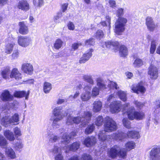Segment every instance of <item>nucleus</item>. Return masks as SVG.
<instances>
[{"mask_svg": "<svg viewBox=\"0 0 160 160\" xmlns=\"http://www.w3.org/2000/svg\"><path fill=\"white\" fill-rule=\"evenodd\" d=\"M116 16L118 17L115 23V32L120 35L125 30L126 24L127 22V19L122 17L124 13V9L122 8H118L116 12Z\"/></svg>", "mask_w": 160, "mask_h": 160, "instance_id": "f257e3e1", "label": "nucleus"}, {"mask_svg": "<svg viewBox=\"0 0 160 160\" xmlns=\"http://www.w3.org/2000/svg\"><path fill=\"white\" fill-rule=\"evenodd\" d=\"M70 111L68 109L65 113H63L62 108L61 107H58L55 108L53 110V114L54 117H52L50 120L52 121V126L53 128L56 129L60 126L59 122L65 116L68 115V112Z\"/></svg>", "mask_w": 160, "mask_h": 160, "instance_id": "f03ea898", "label": "nucleus"}, {"mask_svg": "<svg viewBox=\"0 0 160 160\" xmlns=\"http://www.w3.org/2000/svg\"><path fill=\"white\" fill-rule=\"evenodd\" d=\"M92 115L88 112H84L83 115H80L79 117L72 118L69 115L67 118L66 124L68 125L72 124L73 123L78 124L80 122H82L83 125H86L91 120Z\"/></svg>", "mask_w": 160, "mask_h": 160, "instance_id": "7ed1b4c3", "label": "nucleus"}, {"mask_svg": "<svg viewBox=\"0 0 160 160\" xmlns=\"http://www.w3.org/2000/svg\"><path fill=\"white\" fill-rule=\"evenodd\" d=\"M108 153L109 157L114 158L118 156L124 158L127 156V151L125 149L121 148L119 146L115 145L109 149H108Z\"/></svg>", "mask_w": 160, "mask_h": 160, "instance_id": "20e7f679", "label": "nucleus"}, {"mask_svg": "<svg viewBox=\"0 0 160 160\" xmlns=\"http://www.w3.org/2000/svg\"><path fill=\"white\" fill-rule=\"evenodd\" d=\"M127 137L129 138H138L140 137V135L139 132L132 131H128L127 134L122 132H119L118 133H113L112 136V138L121 141H122L124 139L126 138Z\"/></svg>", "mask_w": 160, "mask_h": 160, "instance_id": "39448f33", "label": "nucleus"}, {"mask_svg": "<svg viewBox=\"0 0 160 160\" xmlns=\"http://www.w3.org/2000/svg\"><path fill=\"white\" fill-rule=\"evenodd\" d=\"M128 117L131 120L135 118L137 120H141L144 117V114L142 112L135 111V108L133 107L129 108L127 111Z\"/></svg>", "mask_w": 160, "mask_h": 160, "instance_id": "423d86ee", "label": "nucleus"}, {"mask_svg": "<svg viewBox=\"0 0 160 160\" xmlns=\"http://www.w3.org/2000/svg\"><path fill=\"white\" fill-rule=\"evenodd\" d=\"M117 126L116 122L112 118L107 117L105 118L104 124V129L105 131L110 132L115 131Z\"/></svg>", "mask_w": 160, "mask_h": 160, "instance_id": "0eeeda50", "label": "nucleus"}, {"mask_svg": "<svg viewBox=\"0 0 160 160\" xmlns=\"http://www.w3.org/2000/svg\"><path fill=\"white\" fill-rule=\"evenodd\" d=\"M31 38L27 36H20L18 38V43L19 45L26 47L28 46L31 42Z\"/></svg>", "mask_w": 160, "mask_h": 160, "instance_id": "6e6552de", "label": "nucleus"}, {"mask_svg": "<svg viewBox=\"0 0 160 160\" xmlns=\"http://www.w3.org/2000/svg\"><path fill=\"white\" fill-rule=\"evenodd\" d=\"M145 24L148 29L151 32H153L157 27L153 19L149 16L147 17L145 19Z\"/></svg>", "mask_w": 160, "mask_h": 160, "instance_id": "1a4fd4ad", "label": "nucleus"}, {"mask_svg": "<svg viewBox=\"0 0 160 160\" xmlns=\"http://www.w3.org/2000/svg\"><path fill=\"white\" fill-rule=\"evenodd\" d=\"M148 75L150 78L152 79H156L158 76V70L155 66L151 65L148 68Z\"/></svg>", "mask_w": 160, "mask_h": 160, "instance_id": "9d476101", "label": "nucleus"}, {"mask_svg": "<svg viewBox=\"0 0 160 160\" xmlns=\"http://www.w3.org/2000/svg\"><path fill=\"white\" fill-rule=\"evenodd\" d=\"M17 8L24 11L27 12L30 9V5L27 0H21L18 2Z\"/></svg>", "mask_w": 160, "mask_h": 160, "instance_id": "9b49d317", "label": "nucleus"}, {"mask_svg": "<svg viewBox=\"0 0 160 160\" xmlns=\"http://www.w3.org/2000/svg\"><path fill=\"white\" fill-rule=\"evenodd\" d=\"M150 158L152 160H160V148H153L152 150Z\"/></svg>", "mask_w": 160, "mask_h": 160, "instance_id": "f8f14e48", "label": "nucleus"}, {"mask_svg": "<svg viewBox=\"0 0 160 160\" xmlns=\"http://www.w3.org/2000/svg\"><path fill=\"white\" fill-rule=\"evenodd\" d=\"M132 90L134 92L138 94L139 93H143L146 91V89L143 86L142 82H141L136 86L132 87Z\"/></svg>", "mask_w": 160, "mask_h": 160, "instance_id": "ddd939ff", "label": "nucleus"}, {"mask_svg": "<svg viewBox=\"0 0 160 160\" xmlns=\"http://www.w3.org/2000/svg\"><path fill=\"white\" fill-rule=\"evenodd\" d=\"M3 101H10L13 100V96L11 95L8 90H4L2 93L0 97Z\"/></svg>", "mask_w": 160, "mask_h": 160, "instance_id": "4468645a", "label": "nucleus"}, {"mask_svg": "<svg viewBox=\"0 0 160 160\" xmlns=\"http://www.w3.org/2000/svg\"><path fill=\"white\" fill-rule=\"evenodd\" d=\"M93 51V49H90L88 50L86 53L83 54L82 56L80 59L79 61L80 63H84L88 61L92 56V52Z\"/></svg>", "mask_w": 160, "mask_h": 160, "instance_id": "2eb2a0df", "label": "nucleus"}, {"mask_svg": "<svg viewBox=\"0 0 160 160\" xmlns=\"http://www.w3.org/2000/svg\"><path fill=\"white\" fill-rule=\"evenodd\" d=\"M76 132H72L70 134V136L66 133H64L62 138V143L65 145L68 144L70 142L71 138L72 137L76 136Z\"/></svg>", "mask_w": 160, "mask_h": 160, "instance_id": "dca6fc26", "label": "nucleus"}, {"mask_svg": "<svg viewBox=\"0 0 160 160\" xmlns=\"http://www.w3.org/2000/svg\"><path fill=\"white\" fill-rule=\"evenodd\" d=\"M18 25L19 27L18 30L19 33L22 35H26L28 33V27L24 22H19Z\"/></svg>", "mask_w": 160, "mask_h": 160, "instance_id": "f3484780", "label": "nucleus"}, {"mask_svg": "<svg viewBox=\"0 0 160 160\" xmlns=\"http://www.w3.org/2000/svg\"><path fill=\"white\" fill-rule=\"evenodd\" d=\"M104 43L107 48H112L113 49H115L116 50L115 51V52L117 51V49L119 47V43L118 42L116 41L105 42Z\"/></svg>", "mask_w": 160, "mask_h": 160, "instance_id": "a211bd4d", "label": "nucleus"}, {"mask_svg": "<svg viewBox=\"0 0 160 160\" xmlns=\"http://www.w3.org/2000/svg\"><path fill=\"white\" fill-rule=\"evenodd\" d=\"M29 93V91H28L27 92L25 91H16L14 92L13 95L15 97L19 98H21L25 97V99L28 100V99Z\"/></svg>", "mask_w": 160, "mask_h": 160, "instance_id": "6ab92c4d", "label": "nucleus"}, {"mask_svg": "<svg viewBox=\"0 0 160 160\" xmlns=\"http://www.w3.org/2000/svg\"><path fill=\"white\" fill-rule=\"evenodd\" d=\"M120 104L116 102H112L110 105L111 112L112 113H118L120 110Z\"/></svg>", "mask_w": 160, "mask_h": 160, "instance_id": "aec40b11", "label": "nucleus"}, {"mask_svg": "<svg viewBox=\"0 0 160 160\" xmlns=\"http://www.w3.org/2000/svg\"><path fill=\"white\" fill-rule=\"evenodd\" d=\"M5 153L6 156L9 158L14 159L16 158L15 152L10 147H7L6 148Z\"/></svg>", "mask_w": 160, "mask_h": 160, "instance_id": "412c9836", "label": "nucleus"}, {"mask_svg": "<svg viewBox=\"0 0 160 160\" xmlns=\"http://www.w3.org/2000/svg\"><path fill=\"white\" fill-rule=\"evenodd\" d=\"M11 78H14L16 80H18L22 78L21 74L19 72L17 69L13 68L12 71L10 74Z\"/></svg>", "mask_w": 160, "mask_h": 160, "instance_id": "4be33fe9", "label": "nucleus"}, {"mask_svg": "<svg viewBox=\"0 0 160 160\" xmlns=\"http://www.w3.org/2000/svg\"><path fill=\"white\" fill-rule=\"evenodd\" d=\"M22 69L25 73L31 74L33 71V67L29 63H24L22 66Z\"/></svg>", "mask_w": 160, "mask_h": 160, "instance_id": "5701e85b", "label": "nucleus"}, {"mask_svg": "<svg viewBox=\"0 0 160 160\" xmlns=\"http://www.w3.org/2000/svg\"><path fill=\"white\" fill-rule=\"evenodd\" d=\"M96 142V138L92 136L86 138L84 141V144L86 147H89L94 144Z\"/></svg>", "mask_w": 160, "mask_h": 160, "instance_id": "b1692460", "label": "nucleus"}, {"mask_svg": "<svg viewBox=\"0 0 160 160\" xmlns=\"http://www.w3.org/2000/svg\"><path fill=\"white\" fill-rule=\"evenodd\" d=\"M10 121V116H5L1 119V123L3 126L7 127L10 126V124H12Z\"/></svg>", "mask_w": 160, "mask_h": 160, "instance_id": "393cba45", "label": "nucleus"}, {"mask_svg": "<svg viewBox=\"0 0 160 160\" xmlns=\"http://www.w3.org/2000/svg\"><path fill=\"white\" fill-rule=\"evenodd\" d=\"M102 103L100 101H96L93 104V109L94 112H98L101 109Z\"/></svg>", "mask_w": 160, "mask_h": 160, "instance_id": "a878e982", "label": "nucleus"}, {"mask_svg": "<svg viewBox=\"0 0 160 160\" xmlns=\"http://www.w3.org/2000/svg\"><path fill=\"white\" fill-rule=\"evenodd\" d=\"M4 135L6 138L10 141H13L15 139L13 132L10 130H8L4 131Z\"/></svg>", "mask_w": 160, "mask_h": 160, "instance_id": "bb28decb", "label": "nucleus"}, {"mask_svg": "<svg viewBox=\"0 0 160 160\" xmlns=\"http://www.w3.org/2000/svg\"><path fill=\"white\" fill-rule=\"evenodd\" d=\"M119 53L121 57H125L127 56L128 54L127 48L123 45L120 46L119 48Z\"/></svg>", "mask_w": 160, "mask_h": 160, "instance_id": "cd10ccee", "label": "nucleus"}, {"mask_svg": "<svg viewBox=\"0 0 160 160\" xmlns=\"http://www.w3.org/2000/svg\"><path fill=\"white\" fill-rule=\"evenodd\" d=\"M81 98L83 101H86L89 100L91 98L90 92H84L81 95Z\"/></svg>", "mask_w": 160, "mask_h": 160, "instance_id": "c85d7f7f", "label": "nucleus"}, {"mask_svg": "<svg viewBox=\"0 0 160 160\" xmlns=\"http://www.w3.org/2000/svg\"><path fill=\"white\" fill-rule=\"evenodd\" d=\"M10 121L12 124L14 125H17L18 124L19 115L18 113H15L12 117H10Z\"/></svg>", "mask_w": 160, "mask_h": 160, "instance_id": "c756f323", "label": "nucleus"}, {"mask_svg": "<svg viewBox=\"0 0 160 160\" xmlns=\"http://www.w3.org/2000/svg\"><path fill=\"white\" fill-rule=\"evenodd\" d=\"M52 89L51 84L48 82H45L44 83L43 87V89L44 92L47 93H49Z\"/></svg>", "mask_w": 160, "mask_h": 160, "instance_id": "7c9ffc66", "label": "nucleus"}, {"mask_svg": "<svg viewBox=\"0 0 160 160\" xmlns=\"http://www.w3.org/2000/svg\"><path fill=\"white\" fill-rule=\"evenodd\" d=\"M49 141L51 142H55L60 139V137L57 136L53 135L51 132H48Z\"/></svg>", "mask_w": 160, "mask_h": 160, "instance_id": "2f4dec72", "label": "nucleus"}, {"mask_svg": "<svg viewBox=\"0 0 160 160\" xmlns=\"http://www.w3.org/2000/svg\"><path fill=\"white\" fill-rule=\"evenodd\" d=\"M80 145V142H74L71 145L69 146V150L71 151H75L79 148Z\"/></svg>", "mask_w": 160, "mask_h": 160, "instance_id": "473e14b6", "label": "nucleus"}, {"mask_svg": "<svg viewBox=\"0 0 160 160\" xmlns=\"http://www.w3.org/2000/svg\"><path fill=\"white\" fill-rule=\"evenodd\" d=\"M10 71L8 68H7L1 72L2 75L4 78L7 79L9 78Z\"/></svg>", "mask_w": 160, "mask_h": 160, "instance_id": "72a5a7b5", "label": "nucleus"}, {"mask_svg": "<svg viewBox=\"0 0 160 160\" xmlns=\"http://www.w3.org/2000/svg\"><path fill=\"white\" fill-rule=\"evenodd\" d=\"M106 21H103L101 22V24L103 26L108 27L109 28H110L111 18L109 16H106Z\"/></svg>", "mask_w": 160, "mask_h": 160, "instance_id": "f704fd0d", "label": "nucleus"}, {"mask_svg": "<svg viewBox=\"0 0 160 160\" xmlns=\"http://www.w3.org/2000/svg\"><path fill=\"white\" fill-rule=\"evenodd\" d=\"M118 94L121 99L123 101H125L127 100V94L126 93L122 91H118Z\"/></svg>", "mask_w": 160, "mask_h": 160, "instance_id": "c9c22d12", "label": "nucleus"}, {"mask_svg": "<svg viewBox=\"0 0 160 160\" xmlns=\"http://www.w3.org/2000/svg\"><path fill=\"white\" fill-rule=\"evenodd\" d=\"M95 128V126L94 124L88 125L86 128L85 133L86 134H89L92 133Z\"/></svg>", "mask_w": 160, "mask_h": 160, "instance_id": "e433bc0d", "label": "nucleus"}, {"mask_svg": "<svg viewBox=\"0 0 160 160\" xmlns=\"http://www.w3.org/2000/svg\"><path fill=\"white\" fill-rule=\"evenodd\" d=\"M83 79L86 82L92 85L94 84V81L92 76L90 75H84L83 76Z\"/></svg>", "mask_w": 160, "mask_h": 160, "instance_id": "4c0bfd02", "label": "nucleus"}, {"mask_svg": "<svg viewBox=\"0 0 160 160\" xmlns=\"http://www.w3.org/2000/svg\"><path fill=\"white\" fill-rule=\"evenodd\" d=\"M106 132L105 130L100 131L98 134V138L100 140L103 141L106 139L107 136L105 134Z\"/></svg>", "mask_w": 160, "mask_h": 160, "instance_id": "58836bf2", "label": "nucleus"}, {"mask_svg": "<svg viewBox=\"0 0 160 160\" xmlns=\"http://www.w3.org/2000/svg\"><path fill=\"white\" fill-rule=\"evenodd\" d=\"M63 42L60 39H58L55 42L54 47L57 49H59L62 46Z\"/></svg>", "mask_w": 160, "mask_h": 160, "instance_id": "ea45409f", "label": "nucleus"}, {"mask_svg": "<svg viewBox=\"0 0 160 160\" xmlns=\"http://www.w3.org/2000/svg\"><path fill=\"white\" fill-rule=\"evenodd\" d=\"M135 143L132 141L128 142L126 144V147L127 151H129L134 148Z\"/></svg>", "mask_w": 160, "mask_h": 160, "instance_id": "a19ab883", "label": "nucleus"}, {"mask_svg": "<svg viewBox=\"0 0 160 160\" xmlns=\"http://www.w3.org/2000/svg\"><path fill=\"white\" fill-rule=\"evenodd\" d=\"M103 121V119L102 117L99 116L96 118L95 123L97 126H100L102 124Z\"/></svg>", "mask_w": 160, "mask_h": 160, "instance_id": "79ce46f5", "label": "nucleus"}, {"mask_svg": "<svg viewBox=\"0 0 160 160\" xmlns=\"http://www.w3.org/2000/svg\"><path fill=\"white\" fill-rule=\"evenodd\" d=\"M143 64V62L141 59L137 58L133 63V65L135 67H139Z\"/></svg>", "mask_w": 160, "mask_h": 160, "instance_id": "37998d69", "label": "nucleus"}, {"mask_svg": "<svg viewBox=\"0 0 160 160\" xmlns=\"http://www.w3.org/2000/svg\"><path fill=\"white\" fill-rule=\"evenodd\" d=\"M8 143L6 139L3 136H0V146L3 147L6 146Z\"/></svg>", "mask_w": 160, "mask_h": 160, "instance_id": "c03bdc74", "label": "nucleus"}, {"mask_svg": "<svg viewBox=\"0 0 160 160\" xmlns=\"http://www.w3.org/2000/svg\"><path fill=\"white\" fill-rule=\"evenodd\" d=\"M13 45L12 44H8L6 46L5 50V53L10 54L12 51L13 49Z\"/></svg>", "mask_w": 160, "mask_h": 160, "instance_id": "a18cd8bd", "label": "nucleus"}, {"mask_svg": "<svg viewBox=\"0 0 160 160\" xmlns=\"http://www.w3.org/2000/svg\"><path fill=\"white\" fill-rule=\"evenodd\" d=\"M122 123L123 125L126 128H131V122L127 118H125L123 119Z\"/></svg>", "mask_w": 160, "mask_h": 160, "instance_id": "49530a36", "label": "nucleus"}, {"mask_svg": "<svg viewBox=\"0 0 160 160\" xmlns=\"http://www.w3.org/2000/svg\"><path fill=\"white\" fill-rule=\"evenodd\" d=\"M23 147V144L22 141H19L16 143L14 145V148L17 150L19 151Z\"/></svg>", "mask_w": 160, "mask_h": 160, "instance_id": "de8ad7c7", "label": "nucleus"}, {"mask_svg": "<svg viewBox=\"0 0 160 160\" xmlns=\"http://www.w3.org/2000/svg\"><path fill=\"white\" fill-rule=\"evenodd\" d=\"M156 42L153 40L152 41L150 49V52L151 54H153L156 50Z\"/></svg>", "mask_w": 160, "mask_h": 160, "instance_id": "09e8293b", "label": "nucleus"}, {"mask_svg": "<svg viewBox=\"0 0 160 160\" xmlns=\"http://www.w3.org/2000/svg\"><path fill=\"white\" fill-rule=\"evenodd\" d=\"M99 89L96 87L93 88L92 93V97H96L99 94Z\"/></svg>", "mask_w": 160, "mask_h": 160, "instance_id": "8fccbe9b", "label": "nucleus"}, {"mask_svg": "<svg viewBox=\"0 0 160 160\" xmlns=\"http://www.w3.org/2000/svg\"><path fill=\"white\" fill-rule=\"evenodd\" d=\"M13 132L16 138H18L22 135L20 129L18 127H15L13 129Z\"/></svg>", "mask_w": 160, "mask_h": 160, "instance_id": "3c124183", "label": "nucleus"}, {"mask_svg": "<svg viewBox=\"0 0 160 160\" xmlns=\"http://www.w3.org/2000/svg\"><path fill=\"white\" fill-rule=\"evenodd\" d=\"M95 43L94 39L93 38H91L86 40L85 42V45L87 46L93 45Z\"/></svg>", "mask_w": 160, "mask_h": 160, "instance_id": "603ef678", "label": "nucleus"}, {"mask_svg": "<svg viewBox=\"0 0 160 160\" xmlns=\"http://www.w3.org/2000/svg\"><path fill=\"white\" fill-rule=\"evenodd\" d=\"M33 3L35 6L41 7L43 5L44 1L43 0H38L37 3L36 0H33Z\"/></svg>", "mask_w": 160, "mask_h": 160, "instance_id": "864d4df0", "label": "nucleus"}, {"mask_svg": "<svg viewBox=\"0 0 160 160\" xmlns=\"http://www.w3.org/2000/svg\"><path fill=\"white\" fill-rule=\"evenodd\" d=\"M103 32L100 30L97 32L95 35L97 39H101L103 37Z\"/></svg>", "mask_w": 160, "mask_h": 160, "instance_id": "5fc2aeb1", "label": "nucleus"}, {"mask_svg": "<svg viewBox=\"0 0 160 160\" xmlns=\"http://www.w3.org/2000/svg\"><path fill=\"white\" fill-rule=\"evenodd\" d=\"M62 16V12L61 11L58 12L57 15L54 17V21L56 23H59L60 21L58 19Z\"/></svg>", "mask_w": 160, "mask_h": 160, "instance_id": "6e6d98bb", "label": "nucleus"}, {"mask_svg": "<svg viewBox=\"0 0 160 160\" xmlns=\"http://www.w3.org/2000/svg\"><path fill=\"white\" fill-rule=\"evenodd\" d=\"M108 2L109 7L112 8H115L117 7L116 2L114 0H109Z\"/></svg>", "mask_w": 160, "mask_h": 160, "instance_id": "4d7b16f0", "label": "nucleus"}, {"mask_svg": "<svg viewBox=\"0 0 160 160\" xmlns=\"http://www.w3.org/2000/svg\"><path fill=\"white\" fill-rule=\"evenodd\" d=\"M108 87L110 89H117L118 87V85L115 82H111L108 85Z\"/></svg>", "mask_w": 160, "mask_h": 160, "instance_id": "13d9d810", "label": "nucleus"}, {"mask_svg": "<svg viewBox=\"0 0 160 160\" xmlns=\"http://www.w3.org/2000/svg\"><path fill=\"white\" fill-rule=\"evenodd\" d=\"M52 152L54 154H59V152H62L61 148L56 146L54 147Z\"/></svg>", "mask_w": 160, "mask_h": 160, "instance_id": "bf43d9fd", "label": "nucleus"}, {"mask_svg": "<svg viewBox=\"0 0 160 160\" xmlns=\"http://www.w3.org/2000/svg\"><path fill=\"white\" fill-rule=\"evenodd\" d=\"M81 160H92V158L89 155L84 154L82 156Z\"/></svg>", "mask_w": 160, "mask_h": 160, "instance_id": "052dcab7", "label": "nucleus"}, {"mask_svg": "<svg viewBox=\"0 0 160 160\" xmlns=\"http://www.w3.org/2000/svg\"><path fill=\"white\" fill-rule=\"evenodd\" d=\"M134 104L136 107L139 108H141L144 105V103L137 101H134Z\"/></svg>", "mask_w": 160, "mask_h": 160, "instance_id": "680f3d73", "label": "nucleus"}, {"mask_svg": "<svg viewBox=\"0 0 160 160\" xmlns=\"http://www.w3.org/2000/svg\"><path fill=\"white\" fill-rule=\"evenodd\" d=\"M68 29L70 30H73L75 28L73 22H70L68 24Z\"/></svg>", "mask_w": 160, "mask_h": 160, "instance_id": "e2e57ef3", "label": "nucleus"}, {"mask_svg": "<svg viewBox=\"0 0 160 160\" xmlns=\"http://www.w3.org/2000/svg\"><path fill=\"white\" fill-rule=\"evenodd\" d=\"M19 52L18 50H15L14 51L12 54V58L13 59H17L19 56Z\"/></svg>", "mask_w": 160, "mask_h": 160, "instance_id": "0e129e2a", "label": "nucleus"}, {"mask_svg": "<svg viewBox=\"0 0 160 160\" xmlns=\"http://www.w3.org/2000/svg\"><path fill=\"white\" fill-rule=\"evenodd\" d=\"M68 4L67 3H65L62 5L61 6V9L62 12H65L67 9L68 7Z\"/></svg>", "mask_w": 160, "mask_h": 160, "instance_id": "69168bd1", "label": "nucleus"}, {"mask_svg": "<svg viewBox=\"0 0 160 160\" xmlns=\"http://www.w3.org/2000/svg\"><path fill=\"white\" fill-rule=\"evenodd\" d=\"M63 157L62 155V152H59L55 157V160H62Z\"/></svg>", "mask_w": 160, "mask_h": 160, "instance_id": "338daca9", "label": "nucleus"}, {"mask_svg": "<svg viewBox=\"0 0 160 160\" xmlns=\"http://www.w3.org/2000/svg\"><path fill=\"white\" fill-rule=\"evenodd\" d=\"M81 45L80 43H74L72 44V47L73 49L75 50L78 49V47Z\"/></svg>", "mask_w": 160, "mask_h": 160, "instance_id": "774afa93", "label": "nucleus"}]
</instances>
